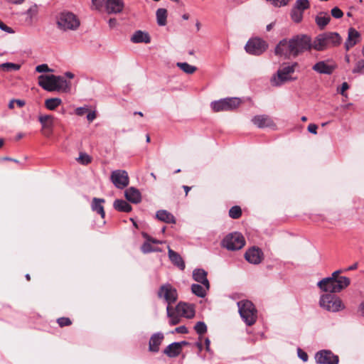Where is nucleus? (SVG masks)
<instances>
[{
  "instance_id": "1",
  "label": "nucleus",
  "mask_w": 364,
  "mask_h": 364,
  "mask_svg": "<svg viewBox=\"0 0 364 364\" xmlns=\"http://www.w3.org/2000/svg\"><path fill=\"white\" fill-rule=\"evenodd\" d=\"M38 80L39 86L48 92H68L70 90V82L61 76L41 75Z\"/></svg>"
},
{
  "instance_id": "2",
  "label": "nucleus",
  "mask_w": 364,
  "mask_h": 364,
  "mask_svg": "<svg viewBox=\"0 0 364 364\" xmlns=\"http://www.w3.org/2000/svg\"><path fill=\"white\" fill-rule=\"evenodd\" d=\"M342 38L338 33L326 32L318 35L313 41V48L316 50H324L330 46H337L341 43Z\"/></svg>"
},
{
  "instance_id": "3",
  "label": "nucleus",
  "mask_w": 364,
  "mask_h": 364,
  "mask_svg": "<svg viewBox=\"0 0 364 364\" xmlns=\"http://www.w3.org/2000/svg\"><path fill=\"white\" fill-rule=\"evenodd\" d=\"M239 314L247 326H252L257 318V311L252 302L242 300L237 302Z\"/></svg>"
},
{
  "instance_id": "4",
  "label": "nucleus",
  "mask_w": 364,
  "mask_h": 364,
  "mask_svg": "<svg viewBox=\"0 0 364 364\" xmlns=\"http://www.w3.org/2000/svg\"><path fill=\"white\" fill-rule=\"evenodd\" d=\"M296 67H298L297 63L283 65L272 77V85L273 86H280L287 82L294 80L295 78L291 77V75L294 73Z\"/></svg>"
},
{
  "instance_id": "5",
  "label": "nucleus",
  "mask_w": 364,
  "mask_h": 364,
  "mask_svg": "<svg viewBox=\"0 0 364 364\" xmlns=\"http://www.w3.org/2000/svg\"><path fill=\"white\" fill-rule=\"evenodd\" d=\"M78 18L71 12H62L57 20L58 27L63 31H75L80 26Z\"/></svg>"
},
{
  "instance_id": "6",
  "label": "nucleus",
  "mask_w": 364,
  "mask_h": 364,
  "mask_svg": "<svg viewBox=\"0 0 364 364\" xmlns=\"http://www.w3.org/2000/svg\"><path fill=\"white\" fill-rule=\"evenodd\" d=\"M319 305L321 308L328 311L338 312L345 308L341 299L331 294H326L321 296Z\"/></svg>"
},
{
  "instance_id": "7",
  "label": "nucleus",
  "mask_w": 364,
  "mask_h": 364,
  "mask_svg": "<svg viewBox=\"0 0 364 364\" xmlns=\"http://www.w3.org/2000/svg\"><path fill=\"white\" fill-rule=\"evenodd\" d=\"M293 48V57L313 48V42L309 36L299 35L290 39Z\"/></svg>"
},
{
  "instance_id": "8",
  "label": "nucleus",
  "mask_w": 364,
  "mask_h": 364,
  "mask_svg": "<svg viewBox=\"0 0 364 364\" xmlns=\"http://www.w3.org/2000/svg\"><path fill=\"white\" fill-rule=\"evenodd\" d=\"M241 104V100L237 97H228L221 99L211 103V108L214 112L231 111L237 108Z\"/></svg>"
},
{
  "instance_id": "9",
  "label": "nucleus",
  "mask_w": 364,
  "mask_h": 364,
  "mask_svg": "<svg viewBox=\"0 0 364 364\" xmlns=\"http://www.w3.org/2000/svg\"><path fill=\"white\" fill-rule=\"evenodd\" d=\"M245 245L243 235L237 232L228 235L222 241V245L229 250H238Z\"/></svg>"
},
{
  "instance_id": "10",
  "label": "nucleus",
  "mask_w": 364,
  "mask_h": 364,
  "mask_svg": "<svg viewBox=\"0 0 364 364\" xmlns=\"http://www.w3.org/2000/svg\"><path fill=\"white\" fill-rule=\"evenodd\" d=\"M157 295L159 299H164L167 303V306H171L178 299L176 289L168 283L164 284L159 287Z\"/></svg>"
},
{
  "instance_id": "11",
  "label": "nucleus",
  "mask_w": 364,
  "mask_h": 364,
  "mask_svg": "<svg viewBox=\"0 0 364 364\" xmlns=\"http://www.w3.org/2000/svg\"><path fill=\"white\" fill-rule=\"evenodd\" d=\"M268 45L262 39L255 38L250 39L245 45V50L247 53L254 55H259L262 54L267 49Z\"/></svg>"
},
{
  "instance_id": "12",
  "label": "nucleus",
  "mask_w": 364,
  "mask_h": 364,
  "mask_svg": "<svg viewBox=\"0 0 364 364\" xmlns=\"http://www.w3.org/2000/svg\"><path fill=\"white\" fill-rule=\"evenodd\" d=\"M110 180L114 186L119 189H123L129 185L128 173L124 170H115L111 173Z\"/></svg>"
},
{
  "instance_id": "13",
  "label": "nucleus",
  "mask_w": 364,
  "mask_h": 364,
  "mask_svg": "<svg viewBox=\"0 0 364 364\" xmlns=\"http://www.w3.org/2000/svg\"><path fill=\"white\" fill-rule=\"evenodd\" d=\"M291 48V40L283 39L277 45L274 53L277 55L289 58L291 56H293V48Z\"/></svg>"
},
{
  "instance_id": "14",
  "label": "nucleus",
  "mask_w": 364,
  "mask_h": 364,
  "mask_svg": "<svg viewBox=\"0 0 364 364\" xmlns=\"http://www.w3.org/2000/svg\"><path fill=\"white\" fill-rule=\"evenodd\" d=\"M316 362L319 364H338V357L331 351L323 350L318 352L315 355Z\"/></svg>"
},
{
  "instance_id": "15",
  "label": "nucleus",
  "mask_w": 364,
  "mask_h": 364,
  "mask_svg": "<svg viewBox=\"0 0 364 364\" xmlns=\"http://www.w3.org/2000/svg\"><path fill=\"white\" fill-rule=\"evenodd\" d=\"M142 235L144 238L146 239V241L141 247V250L143 253L147 254L152 252H161V249L159 247H155L153 245L162 244V241L153 239L146 233H143Z\"/></svg>"
},
{
  "instance_id": "16",
  "label": "nucleus",
  "mask_w": 364,
  "mask_h": 364,
  "mask_svg": "<svg viewBox=\"0 0 364 364\" xmlns=\"http://www.w3.org/2000/svg\"><path fill=\"white\" fill-rule=\"evenodd\" d=\"M245 257L250 263L257 264L263 260L264 255L261 249L253 247L245 252Z\"/></svg>"
},
{
  "instance_id": "17",
  "label": "nucleus",
  "mask_w": 364,
  "mask_h": 364,
  "mask_svg": "<svg viewBox=\"0 0 364 364\" xmlns=\"http://www.w3.org/2000/svg\"><path fill=\"white\" fill-rule=\"evenodd\" d=\"M252 122L258 128H274L275 127L273 119L266 114L256 115L252 119Z\"/></svg>"
},
{
  "instance_id": "18",
  "label": "nucleus",
  "mask_w": 364,
  "mask_h": 364,
  "mask_svg": "<svg viewBox=\"0 0 364 364\" xmlns=\"http://www.w3.org/2000/svg\"><path fill=\"white\" fill-rule=\"evenodd\" d=\"M176 311L180 316L187 318H192L195 316L193 306L183 302H180L177 304Z\"/></svg>"
},
{
  "instance_id": "19",
  "label": "nucleus",
  "mask_w": 364,
  "mask_h": 364,
  "mask_svg": "<svg viewBox=\"0 0 364 364\" xmlns=\"http://www.w3.org/2000/svg\"><path fill=\"white\" fill-rule=\"evenodd\" d=\"M318 287L323 291L330 293H338V289L335 280L328 277L319 281L317 284Z\"/></svg>"
},
{
  "instance_id": "20",
  "label": "nucleus",
  "mask_w": 364,
  "mask_h": 364,
  "mask_svg": "<svg viewBox=\"0 0 364 364\" xmlns=\"http://www.w3.org/2000/svg\"><path fill=\"white\" fill-rule=\"evenodd\" d=\"M335 68L336 65L333 63H328L327 61H319L312 67L315 72L326 75H331Z\"/></svg>"
},
{
  "instance_id": "21",
  "label": "nucleus",
  "mask_w": 364,
  "mask_h": 364,
  "mask_svg": "<svg viewBox=\"0 0 364 364\" xmlns=\"http://www.w3.org/2000/svg\"><path fill=\"white\" fill-rule=\"evenodd\" d=\"M186 344V341L172 343L164 349V353L170 358L176 357L181 353L182 346Z\"/></svg>"
},
{
  "instance_id": "22",
  "label": "nucleus",
  "mask_w": 364,
  "mask_h": 364,
  "mask_svg": "<svg viewBox=\"0 0 364 364\" xmlns=\"http://www.w3.org/2000/svg\"><path fill=\"white\" fill-rule=\"evenodd\" d=\"M360 38V33L354 28H350L348 32V38L345 42V48L346 50H350L359 41Z\"/></svg>"
},
{
  "instance_id": "23",
  "label": "nucleus",
  "mask_w": 364,
  "mask_h": 364,
  "mask_svg": "<svg viewBox=\"0 0 364 364\" xmlns=\"http://www.w3.org/2000/svg\"><path fill=\"white\" fill-rule=\"evenodd\" d=\"M105 7L108 14H117L122 11L124 3L122 0H107Z\"/></svg>"
},
{
  "instance_id": "24",
  "label": "nucleus",
  "mask_w": 364,
  "mask_h": 364,
  "mask_svg": "<svg viewBox=\"0 0 364 364\" xmlns=\"http://www.w3.org/2000/svg\"><path fill=\"white\" fill-rule=\"evenodd\" d=\"M38 120L42 125V129L45 134L47 132L50 133L52 131L54 122L53 116L49 114L40 115Z\"/></svg>"
},
{
  "instance_id": "25",
  "label": "nucleus",
  "mask_w": 364,
  "mask_h": 364,
  "mask_svg": "<svg viewBox=\"0 0 364 364\" xmlns=\"http://www.w3.org/2000/svg\"><path fill=\"white\" fill-rule=\"evenodd\" d=\"M164 339V335L161 333H156L151 336L149 343V349L151 352H158L159 350V346Z\"/></svg>"
},
{
  "instance_id": "26",
  "label": "nucleus",
  "mask_w": 364,
  "mask_h": 364,
  "mask_svg": "<svg viewBox=\"0 0 364 364\" xmlns=\"http://www.w3.org/2000/svg\"><path fill=\"white\" fill-rule=\"evenodd\" d=\"M124 196L127 200L133 203H139L141 200V193L134 187L127 189L124 192Z\"/></svg>"
},
{
  "instance_id": "27",
  "label": "nucleus",
  "mask_w": 364,
  "mask_h": 364,
  "mask_svg": "<svg viewBox=\"0 0 364 364\" xmlns=\"http://www.w3.org/2000/svg\"><path fill=\"white\" fill-rule=\"evenodd\" d=\"M168 257L171 262L178 267L181 270L185 269V263L181 255L168 247Z\"/></svg>"
},
{
  "instance_id": "28",
  "label": "nucleus",
  "mask_w": 364,
  "mask_h": 364,
  "mask_svg": "<svg viewBox=\"0 0 364 364\" xmlns=\"http://www.w3.org/2000/svg\"><path fill=\"white\" fill-rule=\"evenodd\" d=\"M131 41L134 43H149L151 41V38L148 33L139 30L134 33L131 38Z\"/></svg>"
},
{
  "instance_id": "29",
  "label": "nucleus",
  "mask_w": 364,
  "mask_h": 364,
  "mask_svg": "<svg viewBox=\"0 0 364 364\" xmlns=\"http://www.w3.org/2000/svg\"><path fill=\"white\" fill-rule=\"evenodd\" d=\"M193 279L200 283L203 285L210 284L208 279H207V272L203 269H196L193 272Z\"/></svg>"
},
{
  "instance_id": "30",
  "label": "nucleus",
  "mask_w": 364,
  "mask_h": 364,
  "mask_svg": "<svg viewBox=\"0 0 364 364\" xmlns=\"http://www.w3.org/2000/svg\"><path fill=\"white\" fill-rule=\"evenodd\" d=\"M105 202L103 198H94L92 201L91 208L92 210L97 213L100 216L104 218L105 213L102 204Z\"/></svg>"
},
{
  "instance_id": "31",
  "label": "nucleus",
  "mask_w": 364,
  "mask_h": 364,
  "mask_svg": "<svg viewBox=\"0 0 364 364\" xmlns=\"http://www.w3.org/2000/svg\"><path fill=\"white\" fill-rule=\"evenodd\" d=\"M331 17L327 12H320L315 18L316 25L323 30L330 22Z\"/></svg>"
},
{
  "instance_id": "32",
  "label": "nucleus",
  "mask_w": 364,
  "mask_h": 364,
  "mask_svg": "<svg viewBox=\"0 0 364 364\" xmlns=\"http://www.w3.org/2000/svg\"><path fill=\"white\" fill-rule=\"evenodd\" d=\"M210 289V284L203 285L199 284H193L191 285V291L198 297L203 298L206 296L207 291Z\"/></svg>"
},
{
  "instance_id": "33",
  "label": "nucleus",
  "mask_w": 364,
  "mask_h": 364,
  "mask_svg": "<svg viewBox=\"0 0 364 364\" xmlns=\"http://www.w3.org/2000/svg\"><path fill=\"white\" fill-rule=\"evenodd\" d=\"M156 218L163 222L171 223H175V219L173 215L170 213L169 212L161 210L157 211L156 213Z\"/></svg>"
},
{
  "instance_id": "34",
  "label": "nucleus",
  "mask_w": 364,
  "mask_h": 364,
  "mask_svg": "<svg viewBox=\"0 0 364 364\" xmlns=\"http://www.w3.org/2000/svg\"><path fill=\"white\" fill-rule=\"evenodd\" d=\"M113 205L114 209L118 211L129 213L132 210V206L124 200H116Z\"/></svg>"
},
{
  "instance_id": "35",
  "label": "nucleus",
  "mask_w": 364,
  "mask_h": 364,
  "mask_svg": "<svg viewBox=\"0 0 364 364\" xmlns=\"http://www.w3.org/2000/svg\"><path fill=\"white\" fill-rule=\"evenodd\" d=\"M156 20L157 23L164 26L166 24V18H167V11L165 9H159L156 11Z\"/></svg>"
},
{
  "instance_id": "36",
  "label": "nucleus",
  "mask_w": 364,
  "mask_h": 364,
  "mask_svg": "<svg viewBox=\"0 0 364 364\" xmlns=\"http://www.w3.org/2000/svg\"><path fill=\"white\" fill-rule=\"evenodd\" d=\"M167 316L170 318L171 325H176L180 322V318L178 316V314L173 310L171 306L166 307Z\"/></svg>"
},
{
  "instance_id": "37",
  "label": "nucleus",
  "mask_w": 364,
  "mask_h": 364,
  "mask_svg": "<svg viewBox=\"0 0 364 364\" xmlns=\"http://www.w3.org/2000/svg\"><path fill=\"white\" fill-rule=\"evenodd\" d=\"M21 68V65L14 63H4L0 64V70L3 72H11L13 70H18Z\"/></svg>"
},
{
  "instance_id": "38",
  "label": "nucleus",
  "mask_w": 364,
  "mask_h": 364,
  "mask_svg": "<svg viewBox=\"0 0 364 364\" xmlns=\"http://www.w3.org/2000/svg\"><path fill=\"white\" fill-rule=\"evenodd\" d=\"M62 103V100L60 98H50L45 101V106L49 110H54Z\"/></svg>"
},
{
  "instance_id": "39",
  "label": "nucleus",
  "mask_w": 364,
  "mask_h": 364,
  "mask_svg": "<svg viewBox=\"0 0 364 364\" xmlns=\"http://www.w3.org/2000/svg\"><path fill=\"white\" fill-rule=\"evenodd\" d=\"M337 287L338 289L339 292L341 291L343 289H346L347 287H348L350 284V280L348 277L341 276L337 279L335 280Z\"/></svg>"
},
{
  "instance_id": "40",
  "label": "nucleus",
  "mask_w": 364,
  "mask_h": 364,
  "mask_svg": "<svg viewBox=\"0 0 364 364\" xmlns=\"http://www.w3.org/2000/svg\"><path fill=\"white\" fill-rule=\"evenodd\" d=\"M176 65L186 74H193L197 70L196 66L189 65L187 63H177Z\"/></svg>"
},
{
  "instance_id": "41",
  "label": "nucleus",
  "mask_w": 364,
  "mask_h": 364,
  "mask_svg": "<svg viewBox=\"0 0 364 364\" xmlns=\"http://www.w3.org/2000/svg\"><path fill=\"white\" fill-rule=\"evenodd\" d=\"M310 7V3L309 0H296L293 8L295 9L304 12L306 9Z\"/></svg>"
},
{
  "instance_id": "42",
  "label": "nucleus",
  "mask_w": 364,
  "mask_h": 364,
  "mask_svg": "<svg viewBox=\"0 0 364 364\" xmlns=\"http://www.w3.org/2000/svg\"><path fill=\"white\" fill-rule=\"evenodd\" d=\"M304 12L298 11L292 7L291 11V18L295 23H299L303 19Z\"/></svg>"
},
{
  "instance_id": "43",
  "label": "nucleus",
  "mask_w": 364,
  "mask_h": 364,
  "mask_svg": "<svg viewBox=\"0 0 364 364\" xmlns=\"http://www.w3.org/2000/svg\"><path fill=\"white\" fill-rule=\"evenodd\" d=\"M77 161L82 165H87L92 162V157L86 153L81 152Z\"/></svg>"
},
{
  "instance_id": "44",
  "label": "nucleus",
  "mask_w": 364,
  "mask_h": 364,
  "mask_svg": "<svg viewBox=\"0 0 364 364\" xmlns=\"http://www.w3.org/2000/svg\"><path fill=\"white\" fill-rule=\"evenodd\" d=\"M242 215V210L240 206L232 207L229 210V216L233 219L239 218Z\"/></svg>"
},
{
  "instance_id": "45",
  "label": "nucleus",
  "mask_w": 364,
  "mask_h": 364,
  "mask_svg": "<svg viewBox=\"0 0 364 364\" xmlns=\"http://www.w3.org/2000/svg\"><path fill=\"white\" fill-rule=\"evenodd\" d=\"M194 329L199 335H203L207 331V326L203 321H198L194 326Z\"/></svg>"
},
{
  "instance_id": "46",
  "label": "nucleus",
  "mask_w": 364,
  "mask_h": 364,
  "mask_svg": "<svg viewBox=\"0 0 364 364\" xmlns=\"http://www.w3.org/2000/svg\"><path fill=\"white\" fill-rule=\"evenodd\" d=\"M352 72L353 73H359L362 74L364 73V60H360L356 62L354 68L353 69Z\"/></svg>"
},
{
  "instance_id": "47",
  "label": "nucleus",
  "mask_w": 364,
  "mask_h": 364,
  "mask_svg": "<svg viewBox=\"0 0 364 364\" xmlns=\"http://www.w3.org/2000/svg\"><path fill=\"white\" fill-rule=\"evenodd\" d=\"M274 7H283L289 4L290 0H266Z\"/></svg>"
},
{
  "instance_id": "48",
  "label": "nucleus",
  "mask_w": 364,
  "mask_h": 364,
  "mask_svg": "<svg viewBox=\"0 0 364 364\" xmlns=\"http://www.w3.org/2000/svg\"><path fill=\"white\" fill-rule=\"evenodd\" d=\"M331 14L335 18H341L343 16V12L337 6L331 9Z\"/></svg>"
},
{
  "instance_id": "49",
  "label": "nucleus",
  "mask_w": 364,
  "mask_h": 364,
  "mask_svg": "<svg viewBox=\"0 0 364 364\" xmlns=\"http://www.w3.org/2000/svg\"><path fill=\"white\" fill-rule=\"evenodd\" d=\"M36 71L41 73L53 72V70L50 69L47 64H41L36 67Z\"/></svg>"
},
{
  "instance_id": "50",
  "label": "nucleus",
  "mask_w": 364,
  "mask_h": 364,
  "mask_svg": "<svg viewBox=\"0 0 364 364\" xmlns=\"http://www.w3.org/2000/svg\"><path fill=\"white\" fill-rule=\"evenodd\" d=\"M57 322L60 327L70 326L72 323L70 319L66 317L59 318Z\"/></svg>"
},
{
  "instance_id": "51",
  "label": "nucleus",
  "mask_w": 364,
  "mask_h": 364,
  "mask_svg": "<svg viewBox=\"0 0 364 364\" xmlns=\"http://www.w3.org/2000/svg\"><path fill=\"white\" fill-rule=\"evenodd\" d=\"M105 4V0H92V6L97 10L102 8Z\"/></svg>"
},
{
  "instance_id": "52",
  "label": "nucleus",
  "mask_w": 364,
  "mask_h": 364,
  "mask_svg": "<svg viewBox=\"0 0 364 364\" xmlns=\"http://www.w3.org/2000/svg\"><path fill=\"white\" fill-rule=\"evenodd\" d=\"M88 112L87 107H80L75 109V113L78 116H82Z\"/></svg>"
},
{
  "instance_id": "53",
  "label": "nucleus",
  "mask_w": 364,
  "mask_h": 364,
  "mask_svg": "<svg viewBox=\"0 0 364 364\" xmlns=\"http://www.w3.org/2000/svg\"><path fill=\"white\" fill-rule=\"evenodd\" d=\"M298 356L304 362L307 361L308 360L307 353L300 348L298 349Z\"/></svg>"
},
{
  "instance_id": "54",
  "label": "nucleus",
  "mask_w": 364,
  "mask_h": 364,
  "mask_svg": "<svg viewBox=\"0 0 364 364\" xmlns=\"http://www.w3.org/2000/svg\"><path fill=\"white\" fill-rule=\"evenodd\" d=\"M0 29H1L4 31H6L9 33H12L14 32L11 28L7 26L1 20H0Z\"/></svg>"
},
{
  "instance_id": "55",
  "label": "nucleus",
  "mask_w": 364,
  "mask_h": 364,
  "mask_svg": "<svg viewBox=\"0 0 364 364\" xmlns=\"http://www.w3.org/2000/svg\"><path fill=\"white\" fill-rule=\"evenodd\" d=\"M349 88V85L346 82H344L342 83L341 87L340 90H338V92L342 95H345V92Z\"/></svg>"
},
{
  "instance_id": "56",
  "label": "nucleus",
  "mask_w": 364,
  "mask_h": 364,
  "mask_svg": "<svg viewBox=\"0 0 364 364\" xmlns=\"http://www.w3.org/2000/svg\"><path fill=\"white\" fill-rule=\"evenodd\" d=\"M317 129H318V127L315 124H310L308 126V131L310 133H312L314 134H317Z\"/></svg>"
},
{
  "instance_id": "57",
  "label": "nucleus",
  "mask_w": 364,
  "mask_h": 364,
  "mask_svg": "<svg viewBox=\"0 0 364 364\" xmlns=\"http://www.w3.org/2000/svg\"><path fill=\"white\" fill-rule=\"evenodd\" d=\"M175 332L178 333H187L188 331L185 326H181L175 328Z\"/></svg>"
},
{
  "instance_id": "58",
  "label": "nucleus",
  "mask_w": 364,
  "mask_h": 364,
  "mask_svg": "<svg viewBox=\"0 0 364 364\" xmlns=\"http://www.w3.org/2000/svg\"><path fill=\"white\" fill-rule=\"evenodd\" d=\"M4 1L8 4L20 5V4H22L26 0H4Z\"/></svg>"
},
{
  "instance_id": "59",
  "label": "nucleus",
  "mask_w": 364,
  "mask_h": 364,
  "mask_svg": "<svg viewBox=\"0 0 364 364\" xmlns=\"http://www.w3.org/2000/svg\"><path fill=\"white\" fill-rule=\"evenodd\" d=\"M96 118V113L95 111L90 112L87 114V119L89 122H92Z\"/></svg>"
},
{
  "instance_id": "60",
  "label": "nucleus",
  "mask_w": 364,
  "mask_h": 364,
  "mask_svg": "<svg viewBox=\"0 0 364 364\" xmlns=\"http://www.w3.org/2000/svg\"><path fill=\"white\" fill-rule=\"evenodd\" d=\"M341 272H343V270H336V271L333 272L331 274V277H330L328 278L332 279L333 280H336L340 277H338V274Z\"/></svg>"
},
{
  "instance_id": "61",
  "label": "nucleus",
  "mask_w": 364,
  "mask_h": 364,
  "mask_svg": "<svg viewBox=\"0 0 364 364\" xmlns=\"http://www.w3.org/2000/svg\"><path fill=\"white\" fill-rule=\"evenodd\" d=\"M15 102L19 107H22L26 105L25 101L22 100H15Z\"/></svg>"
},
{
  "instance_id": "62",
  "label": "nucleus",
  "mask_w": 364,
  "mask_h": 364,
  "mask_svg": "<svg viewBox=\"0 0 364 364\" xmlns=\"http://www.w3.org/2000/svg\"><path fill=\"white\" fill-rule=\"evenodd\" d=\"M210 340L208 338H206L205 339V350L208 352L210 350Z\"/></svg>"
},
{
  "instance_id": "63",
  "label": "nucleus",
  "mask_w": 364,
  "mask_h": 364,
  "mask_svg": "<svg viewBox=\"0 0 364 364\" xmlns=\"http://www.w3.org/2000/svg\"><path fill=\"white\" fill-rule=\"evenodd\" d=\"M358 268V263H354L351 266L348 267L345 271L355 270Z\"/></svg>"
},
{
  "instance_id": "64",
  "label": "nucleus",
  "mask_w": 364,
  "mask_h": 364,
  "mask_svg": "<svg viewBox=\"0 0 364 364\" xmlns=\"http://www.w3.org/2000/svg\"><path fill=\"white\" fill-rule=\"evenodd\" d=\"M360 311L363 316H364V301L360 306Z\"/></svg>"
}]
</instances>
